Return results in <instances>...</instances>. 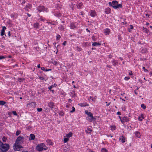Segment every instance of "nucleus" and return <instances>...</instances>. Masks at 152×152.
Returning a JSON list of instances; mask_svg holds the SVG:
<instances>
[{
	"label": "nucleus",
	"instance_id": "nucleus-1",
	"mask_svg": "<svg viewBox=\"0 0 152 152\" xmlns=\"http://www.w3.org/2000/svg\"><path fill=\"white\" fill-rule=\"evenodd\" d=\"M10 146L7 144H4L0 141V150L1 151L5 152L7 151L9 148Z\"/></svg>",
	"mask_w": 152,
	"mask_h": 152
},
{
	"label": "nucleus",
	"instance_id": "nucleus-2",
	"mask_svg": "<svg viewBox=\"0 0 152 152\" xmlns=\"http://www.w3.org/2000/svg\"><path fill=\"white\" fill-rule=\"evenodd\" d=\"M36 149L38 151H41L43 150H46L48 149V147L43 143L38 144L36 146Z\"/></svg>",
	"mask_w": 152,
	"mask_h": 152
},
{
	"label": "nucleus",
	"instance_id": "nucleus-3",
	"mask_svg": "<svg viewBox=\"0 0 152 152\" xmlns=\"http://www.w3.org/2000/svg\"><path fill=\"white\" fill-rule=\"evenodd\" d=\"M109 4L115 9L121 8L122 7V5L121 4H118V2L115 1H113L112 3L109 2Z\"/></svg>",
	"mask_w": 152,
	"mask_h": 152
},
{
	"label": "nucleus",
	"instance_id": "nucleus-4",
	"mask_svg": "<svg viewBox=\"0 0 152 152\" xmlns=\"http://www.w3.org/2000/svg\"><path fill=\"white\" fill-rule=\"evenodd\" d=\"M19 144H16L15 143L14 145V149L15 151H19L20 148H22L23 147L22 146L20 145Z\"/></svg>",
	"mask_w": 152,
	"mask_h": 152
},
{
	"label": "nucleus",
	"instance_id": "nucleus-5",
	"mask_svg": "<svg viewBox=\"0 0 152 152\" xmlns=\"http://www.w3.org/2000/svg\"><path fill=\"white\" fill-rule=\"evenodd\" d=\"M23 139V137L20 136L18 137L15 143L16 144H21L22 142V140Z\"/></svg>",
	"mask_w": 152,
	"mask_h": 152
},
{
	"label": "nucleus",
	"instance_id": "nucleus-6",
	"mask_svg": "<svg viewBox=\"0 0 152 152\" xmlns=\"http://www.w3.org/2000/svg\"><path fill=\"white\" fill-rule=\"evenodd\" d=\"M119 117L122 123L123 124L125 122H127L129 121V118L126 117H123L122 119H121V117L120 116H119Z\"/></svg>",
	"mask_w": 152,
	"mask_h": 152
},
{
	"label": "nucleus",
	"instance_id": "nucleus-7",
	"mask_svg": "<svg viewBox=\"0 0 152 152\" xmlns=\"http://www.w3.org/2000/svg\"><path fill=\"white\" fill-rule=\"evenodd\" d=\"M87 119L89 122L95 121L96 120V118L93 117V115L90 117H87Z\"/></svg>",
	"mask_w": 152,
	"mask_h": 152
},
{
	"label": "nucleus",
	"instance_id": "nucleus-8",
	"mask_svg": "<svg viewBox=\"0 0 152 152\" xmlns=\"http://www.w3.org/2000/svg\"><path fill=\"white\" fill-rule=\"evenodd\" d=\"M78 105L81 107L88 106H89V104L86 102H83V103H80Z\"/></svg>",
	"mask_w": 152,
	"mask_h": 152
},
{
	"label": "nucleus",
	"instance_id": "nucleus-9",
	"mask_svg": "<svg viewBox=\"0 0 152 152\" xmlns=\"http://www.w3.org/2000/svg\"><path fill=\"white\" fill-rule=\"evenodd\" d=\"M38 10L40 12L44 11L45 10L44 7L43 6H39L38 7Z\"/></svg>",
	"mask_w": 152,
	"mask_h": 152
},
{
	"label": "nucleus",
	"instance_id": "nucleus-10",
	"mask_svg": "<svg viewBox=\"0 0 152 152\" xmlns=\"http://www.w3.org/2000/svg\"><path fill=\"white\" fill-rule=\"evenodd\" d=\"M31 5L28 4L26 5V7L25 8V9L26 10L28 11V9H31Z\"/></svg>",
	"mask_w": 152,
	"mask_h": 152
},
{
	"label": "nucleus",
	"instance_id": "nucleus-11",
	"mask_svg": "<svg viewBox=\"0 0 152 152\" xmlns=\"http://www.w3.org/2000/svg\"><path fill=\"white\" fill-rule=\"evenodd\" d=\"M96 15V12L94 10H91L90 15L92 17H94Z\"/></svg>",
	"mask_w": 152,
	"mask_h": 152
},
{
	"label": "nucleus",
	"instance_id": "nucleus-12",
	"mask_svg": "<svg viewBox=\"0 0 152 152\" xmlns=\"http://www.w3.org/2000/svg\"><path fill=\"white\" fill-rule=\"evenodd\" d=\"M6 28L5 26H3L1 30V35L3 36L4 34L5 30L6 29Z\"/></svg>",
	"mask_w": 152,
	"mask_h": 152
},
{
	"label": "nucleus",
	"instance_id": "nucleus-13",
	"mask_svg": "<svg viewBox=\"0 0 152 152\" xmlns=\"http://www.w3.org/2000/svg\"><path fill=\"white\" fill-rule=\"evenodd\" d=\"M85 113L88 115L89 117H90L93 115V114L90 112L88 111V110H86L85 111Z\"/></svg>",
	"mask_w": 152,
	"mask_h": 152
},
{
	"label": "nucleus",
	"instance_id": "nucleus-14",
	"mask_svg": "<svg viewBox=\"0 0 152 152\" xmlns=\"http://www.w3.org/2000/svg\"><path fill=\"white\" fill-rule=\"evenodd\" d=\"M134 134L135 135V136L138 137V138H140L141 136V135L140 132L138 131H136L135 132Z\"/></svg>",
	"mask_w": 152,
	"mask_h": 152
},
{
	"label": "nucleus",
	"instance_id": "nucleus-15",
	"mask_svg": "<svg viewBox=\"0 0 152 152\" xmlns=\"http://www.w3.org/2000/svg\"><path fill=\"white\" fill-rule=\"evenodd\" d=\"M125 137L124 136H122L120 138L119 140L122 143H124L125 141Z\"/></svg>",
	"mask_w": 152,
	"mask_h": 152
},
{
	"label": "nucleus",
	"instance_id": "nucleus-16",
	"mask_svg": "<svg viewBox=\"0 0 152 152\" xmlns=\"http://www.w3.org/2000/svg\"><path fill=\"white\" fill-rule=\"evenodd\" d=\"M110 32V30L108 28L105 29L104 33L106 35L109 34Z\"/></svg>",
	"mask_w": 152,
	"mask_h": 152
},
{
	"label": "nucleus",
	"instance_id": "nucleus-17",
	"mask_svg": "<svg viewBox=\"0 0 152 152\" xmlns=\"http://www.w3.org/2000/svg\"><path fill=\"white\" fill-rule=\"evenodd\" d=\"M111 10L109 8H107L105 10V12L107 14H109Z\"/></svg>",
	"mask_w": 152,
	"mask_h": 152
},
{
	"label": "nucleus",
	"instance_id": "nucleus-18",
	"mask_svg": "<svg viewBox=\"0 0 152 152\" xmlns=\"http://www.w3.org/2000/svg\"><path fill=\"white\" fill-rule=\"evenodd\" d=\"M72 132H69L68 134H66V137L67 138L71 137L72 135Z\"/></svg>",
	"mask_w": 152,
	"mask_h": 152
},
{
	"label": "nucleus",
	"instance_id": "nucleus-19",
	"mask_svg": "<svg viewBox=\"0 0 152 152\" xmlns=\"http://www.w3.org/2000/svg\"><path fill=\"white\" fill-rule=\"evenodd\" d=\"M48 106L49 107L53 108L54 106V103L52 102H50L48 103Z\"/></svg>",
	"mask_w": 152,
	"mask_h": 152
},
{
	"label": "nucleus",
	"instance_id": "nucleus-20",
	"mask_svg": "<svg viewBox=\"0 0 152 152\" xmlns=\"http://www.w3.org/2000/svg\"><path fill=\"white\" fill-rule=\"evenodd\" d=\"M35 136L34 134H31L30 135V137L29 138V140H34L35 138Z\"/></svg>",
	"mask_w": 152,
	"mask_h": 152
},
{
	"label": "nucleus",
	"instance_id": "nucleus-21",
	"mask_svg": "<svg viewBox=\"0 0 152 152\" xmlns=\"http://www.w3.org/2000/svg\"><path fill=\"white\" fill-rule=\"evenodd\" d=\"M46 142L49 145H53V143L50 140H48L46 141Z\"/></svg>",
	"mask_w": 152,
	"mask_h": 152
},
{
	"label": "nucleus",
	"instance_id": "nucleus-22",
	"mask_svg": "<svg viewBox=\"0 0 152 152\" xmlns=\"http://www.w3.org/2000/svg\"><path fill=\"white\" fill-rule=\"evenodd\" d=\"M39 26V23H36L34 25V27L36 28H38Z\"/></svg>",
	"mask_w": 152,
	"mask_h": 152
},
{
	"label": "nucleus",
	"instance_id": "nucleus-23",
	"mask_svg": "<svg viewBox=\"0 0 152 152\" xmlns=\"http://www.w3.org/2000/svg\"><path fill=\"white\" fill-rule=\"evenodd\" d=\"M70 27L72 29H74L76 28V26L75 25L74 23H71L70 25Z\"/></svg>",
	"mask_w": 152,
	"mask_h": 152
},
{
	"label": "nucleus",
	"instance_id": "nucleus-24",
	"mask_svg": "<svg viewBox=\"0 0 152 152\" xmlns=\"http://www.w3.org/2000/svg\"><path fill=\"white\" fill-rule=\"evenodd\" d=\"M101 44L100 43L97 42H94L92 44V45L93 46H96L97 45H100Z\"/></svg>",
	"mask_w": 152,
	"mask_h": 152
},
{
	"label": "nucleus",
	"instance_id": "nucleus-25",
	"mask_svg": "<svg viewBox=\"0 0 152 152\" xmlns=\"http://www.w3.org/2000/svg\"><path fill=\"white\" fill-rule=\"evenodd\" d=\"M91 131L92 130L89 128H87V130H86V132L87 133L89 134L91 133Z\"/></svg>",
	"mask_w": 152,
	"mask_h": 152
},
{
	"label": "nucleus",
	"instance_id": "nucleus-26",
	"mask_svg": "<svg viewBox=\"0 0 152 152\" xmlns=\"http://www.w3.org/2000/svg\"><path fill=\"white\" fill-rule=\"evenodd\" d=\"M144 117H143V115L142 114L140 116H139L138 118V119L139 121H141L142 120L144 119Z\"/></svg>",
	"mask_w": 152,
	"mask_h": 152
},
{
	"label": "nucleus",
	"instance_id": "nucleus-27",
	"mask_svg": "<svg viewBox=\"0 0 152 152\" xmlns=\"http://www.w3.org/2000/svg\"><path fill=\"white\" fill-rule=\"evenodd\" d=\"M2 140L4 142H6L7 140V139L5 136H3L2 137Z\"/></svg>",
	"mask_w": 152,
	"mask_h": 152
},
{
	"label": "nucleus",
	"instance_id": "nucleus-28",
	"mask_svg": "<svg viewBox=\"0 0 152 152\" xmlns=\"http://www.w3.org/2000/svg\"><path fill=\"white\" fill-rule=\"evenodd\" d=\"M82 6V4L81 3H78L77 5V7L78 9L81 8Z\"/></svg>",
	"mask_w": 152,
	"mask_h": 152
},
{
	"label": "nucleus",
	"instance_id": "nucleus-29",
	"mask_svg": "<svg viewBox=\"0 0 152 152\" xmlns=\"http://www.w3.org/2000/svg\"><path fill=\"white\" fill-rule=\"evenodd\" d=\"M143 31L147 33H148L149 32V30L147 28L144 27H143Z\"/></svg>",
	"mask_w": 152,
	"mask_h": 152
},
{
	"label": "nucleus",
	"instance_id": "nucleus-30",
	"mask_svg": "<svg viewBox=\"0 0 152 152\" xmlns=\"http://www.w3.org/2000/svg\"><path fill=\"white\" fill-rule=\"evenodd\" d=\"M65 28V26L64 25L60 26L59 27V29L61 30H62L64 29Z\"/></svg>",
	"mask_w": 152,
	"mask_h": 152
},
{
	"label": "nucleus",
	"instance_id": "nucleus-31",
	"mask_svg": "<svg viewBox=\"0 0 152 152\" xmlns=\"http://www.w3.org/2000/svg\"><path fill=\"white\" fill-rule=\"evenodd\" d=\"M71 96L72 97H75V96L76 95L75 94L74 91H72L71 92Z\"/></svg>",
	"mask_w": 152,
	"mask_h": 152
},
{
	"label": "nucleus",
	"instance_id": "nucleus-32",
	"mask_svg": "<svg viewBox=\"0 0 152 152\" xmlns=\"http://www.w3.org/2000/svg\"><path fill=\"white\" fill-rule=\"evenodd\" d=\"M64 137V143L67 142L69 140V139L67 137Z\"/></svg>",
	"mask_w": 152,
	"mask_h": 152
},
{
	"label": "nucleus",
	"instance_id": "nucleus-33",
	"mask_svg": "<svg viewBox=\"0 0 152 152\" xmlns=\"http://www.w3.org/2000/svg\"><path fill=\"white\" fill-rule=\"evenodd\" d=\"M112 63L113 64V65L114 66H115L116 64H118V62L116 61L115 60H113L112 61Z\"/></svg>",
	"mask_w": 152,
	"mask_h": 152
},
{
	"label": "nucleus",
	"instance_id": "nucleus-34",
	"mask_svg": "<svg viewBox=\"0 0 152 152\" xmlns=\"http://www.w3.org/2000/svg\"><path fill=\"white\" fill-rule=\"evenodd\" d=\"M141 107L144 110L146 108L145 105L143 104H141Z\"/></svg>",
	"mask_w": 152,
	"mask_h": 152
},
{
	"label": "nucleus",
	"instance_id": "nucleus-35",
	"mask_svg": "<svg viewBox=\"0 0 152 152\" xmlns=\"http://www.w3.org/2000/svg\"><path fill=\"white\" fill-rule=\"evenodd\" d=\"M6 103V102H5L2 101H0V105H4Z\"/></svg>",
	"mask_w": 152,
	"mask_h": 152
},
{
	"label": "nucleus",
	"instance_id": "nucleus-36",
	"mask_svg": "<svg viewBox=\"0 0 152 152\" xmlns=\"http://www.w3.org/2000/svg\"><path fill=\"white\" fill-rule=\"evenodd\" d=\"M64 151L65 152H68L69 151V149L68 148L65 147V148L64 149Z\"/></svg>",
	"mask_w": 152,
	"mask_h": 152
},
{
	"label": "nucleus",
	"instance_id": "nucleus-37",
	"mask_svg": "<svg viewBox=\"0 0 152 152\" xmlns=\"http://www.w3.org/2000/svg\"><path fill=\"white\" fill-rule=\"evenodd\" d=\"M52 63L55 65H57L58 64V62L56 61H52Z\"/></svg>",
	"mask_w": 152,
	"mask_h": 152
},
{
	"label": "nucleus",
	"instance_id": "nucleus-38",
	"mask_svg": "<svg viewBox=\"0 0 152 152\" xmlns=\"http://www.w3.org/2000/svg\"><path fill=\"white\" fill-rule=\"evenodd\" d=\"M102 152H107V151L105 148H103L101 150Z\"/></svg>",
	"mask_w": 152,
	"mask_h": 152
},
{
	"label": "nucleus",
	"instance_id": "nucleus-39",
	"mask_svg": "<svg viewBox=\"0 0 152 152\" xmlns=\"http://www.w3.org/2000/svg\"><path fill=\"white\" fill-rule=\"evenodd\" d=\"M24 80V79L22 78H18V81L20 82H21L23 81Z\"/></svg>",
	"mask_w": 152,
	"mask_h": 152
},
{
	"label": "nucleus",
	"instance_id": "nucleus-40",
	"mask_svg": "<svg viewBox=\"0 0 152 152\" xmlns=\"http://www.w3.org/2000/svg\"><path fill=\"white\" fill-rule=\"evenodd\" d=\"M130 28L129 29V32H131V30L133 29V27L132 25H130Z\"/></svg>",
	"mask_w": 152,
	"mask_h": 152
},
{
	"label": "nucleus",
	"instance_id": "nucleus-41",
	"mask_svg": "<svg viewBox=\"0 0 152 152\" xmlns=\"http://www.w3.org/2000/svg\"><path fill=\"white\" fill-rule=\"evenodd\" d=\"M20 132H21V131H20L18 130V131H17V132L16 133V136H18L20 134Z\"/></svg>",
	"mask_w": 152,
	"mask_h": 152
},
{
	"label": "nucleus",
	"instance_id": "nucleus-42",
	"mask_svg": "<svg viewBox=\"0 0 152 152\" xmlns=\"http://www.w3.org/2000/svg\"><path fill=\"white\" fill-rule=\"evenodd\" d=\"M72 110L70 111V113H73V112H74L75 111V108L74 107H72Z\"/></svg>",
	"mask_w": 152,
	"mask_h": 152
},
{
	"label": "nucleus",
	"instance_id": "nucleus-43",
	"mask_svg": "<svg viewBox=\"0 0 152 152\" xmlns=\"http://www.w3.org/2000/svg\"><path fill=\"white\" fill-rule=\"evenodd\" d=\"M110 127L112 130H114L115 129V126H111Z\"/></svg>",
	"mask_w": 152,
	"mask_h": 152
},
{
	"label": "nucleus",
	"instance_id": "nucleus-44",
	"mask_svg": "<svg viewBox=\"0 0 152 152\" xmlns=\"http://www.w3.org/2000/svg\"><path fill=\"white\" fill-rule=\"evenodd\" d=\"M56 86V85L55 84H54V85H52V86H50L49 88H48L50 89V90L53 87H54Z\"/></svg>",
	"mask_w": 152,
	"mask_h": 152
},
{
	"label": "nucleus",
	"instance_id": "nucleus-45",
	"mask_svg": "<svg viewBox=\"0 0 152 152\" xmlns=\"http://www.w3.org/2000/svg\"><path fill=\"white\" fill-rule=\"evenodd\" d=\"M60 38V36L59 35H57L56 36V39L58 40Z\"/></svg>",
	"mask_w": 152,
	"mask_h": 152
},
{
	"label": "nucleus",
	"instance_id": "nucleus-46",
	"mask_svg": "<svg viewBox=\"0 0 152 152\" xmlns=\"http://www.w3.org/2000/svg\"><path fill=\"white\" fill-rule=\"evenodd\" d=\"M89 100V99H91L92 101H93L94 102H95V100L94 99L93 97L90 96L89 97L88 99Z\"/></svg>",
	"mask_w": 152,
	"mask_h": 152
},
{
	"label": "nucleus",
	"instance_id": "nucleus-47",
	"mask_svg": "<svg viewBox=\"0 0 152 152\" xmlns=\"http://www.w3.org/2000/svg\"><path fill=\"white\" fill-rule=\"evenodd\" d=\"M130 79V77H126L124 78V79L125 80H128Z\"/></svg>",
	"mask_w": 152,
	"mask_h": 152
},
{
	"label": "nucleus",
	"instance_id": "nucleus-48",
	"mask_svg": "<svg viewBox=\"0 0 152 152\" xmlns=\"http://www.w3.org/2000/svg\"><path fill=\"white\" fill-rule=\"evenodd\" d=\"M77 49L78 51H80L81 50V48L80 47H77Z\"/></svg>",
	"mask_w": 152,
	"mask_h": 152
},
{
	"label": "nucleus",
	"instance_id": "nucleus-49",
	"mask_svg": "<svg viewBox=\"0 0 152 152\" xmlns=\"http://www.w3.org/2000/svg\"><path fill=\"white\" fill-rule=\"evenodd\" d=\"M42 109L41 108H38L37 109V110L38 112H40L42 110Z\"/></svg>",
	"mask_w": 152,
	"mask_h": 152
},
{
	"label": "nucleus",
	"instance_id": "nucleus-50",
	"mask_svg": "<svg viewBox=\"0 0 152 152\" xmlns=\"http://www.w3.org/2000/svg\"><path fill=\"white\" fill-rule=\"evenodd\" d=\"M142 69H143V70H144V71L145 72H148V70L147 69H146L145 68V67H142Z\"/></svg>",
	"mask_w": 152,
	"mask_h": 152
},
{
	"label": "nucleus",
	"instance_id": "nucleus-51",
	"mask_svg": "<svg viewBox=\"0 0 152 152\" xmlns=\"http://www.w3.org/2000/svg\"><path fill=\"white\" fill-rule=\"evenodd\" d=\"M12 112L14 115H17V113L15 111H13Z\"/></svg>",
	"mask_w": 152,
	"mask_h": 152
},
{
	"label": "nucleus",
	"instance_id": "nucleus-52",
	"mask_svg": "<svg viewBox=\"0 0 152 152\" xmlns=\"http://www.w3.org/2000/svg\"><path fill=\"white\" fill-rule=\"evenodd\" d=\"M5 58V57L3 56H0V59H4Z\"/></svg>",
	"mask_w": 152,
	"mask_h": 152
},
{
	"label": "nucleus",
	"instance_id": "nucleus-53",
	"mask_svg": "<svg viewBox=\"0 0 152 152\" xmlns=\"http://www.w3.org/2000/svg\"><path fill=\"white\" fill-rule=\"evenodd\" d=\"M39 78L40 80H45V81H46V80H45L43 77H39Z\"/></svg>",
	"mask_w": 152,
	"mask_h": 152
},
{
	"label": "nucleus",
	"instance_id": "nucleus-54",
	"mask_svg": "<svg viewBox=\"0 0 152 152\" xmlns=\"http://www.w3.org/2000/svg\"><path fill=\"white\" fill-rule=\"evenodd\" d=\"M92 39L93 40V41H96V39H95V37L94 36H92Z\"/></svg>",
	"mask_w": 152,
	"mask_h": 152
},
{
	"label": "nucleus",
	"instance_id": "nucleus-55",
	"mask_svg": "<svg viewBox=\"0 0 152 152\" xmlns=\"http://www.w3.org/2000/svg\"><path fill=\"white\" fill-rule=\"evenodd\" d=\"M41 69L44 71H45V70H46L45 68L44 67H42L41 68Z\"/></svg>",
	"mask_w": 152,
	"mask_h": 152
},
{
	"label": "nucleus",
	"instance_id": "nucleus-56",
	"mask_svg": "<svg viewBox=\"0 0 152 152\" xmlns=\"http://www.w3.org/2000/svg\"><path fill=\"white\" fill-rule=\"evenodd\" d=\"M129 73L130 75H132V72L131 71H129Z\"/></svg>",
	"mask_w": 152,
	"mask_h": 152
},
{
	"label": "nucleus",
	"instance_id": "nucleus-57",
	"mask_svg": "<svg viewBox=\"0 0 152 152\" xmlns=\"http://www.w3.org/2000/svg\"><path fill=\"white\" fill-rule=\"evenodd\" d=\"M66 41H64V42L63 43V45H65L66 44Z\"/></svg>",
	"mask_w": 152,
	"mask_h": 152
},
{
	"label": "nucleus",
	"instance_id": "nucleus-58",
	"mask_svg": "<svg viewBox=\"0 0 152 152\" xmlns=\"http://www.w3.org/2000/svg\"><path fill=\"white\" fill-rule=\"evenodd\" d=\"M40 20H42V21H45V19H42V18H40Z\"/></svg>",
	"mask_w": 152,
	"mask_h": 152
},
{
	"label": "nucleus",
	"instance_id": "nucleus-59",
	"mask_svg": "<svg viewBox=\"0 0 152 152\" xmlns=\"http://www.w3.org/2000/svg\"><path fill=\"white\" fill-rule=\"evenodd\" d=\"M10 31H9L8 33V35H9V36L10 37Z\"/></svg>",
	"mask_w": 152,
	"mask_h": 152
},
{
	"label": "nucleus",
	"instance_id": "nucleus-60",
	"mask_svg": "<svg viewBox=\"0 0 152 152\" xmlns=\"http://www.w3.org/2000/svg\"><path fill=\"white\" fill-rule=\"evenodd\" d=\"M117 114L118 115H121V112H118L117 113Z\"/></svg>",
	"mask_w": 152,
	"mask_h": 152
},
{
	"label": "nucleus",
	"instance_id": "nucleus-61",
	"mask_svg": "<svg viewBox=\"0 0 152 152\" xmlns=\"http://www.w3.org/2000/svg\"><path fill=\"white\" fill-rule=\"evenodd\" d=\"M146 17L147 18H148L149 17V15L148 14H146Z\"/></svg>",
	"mask_w": 152,
	"mask_h": 152
},
{
	"label": "nucleus",
	"instance_id": "nucleus-62",
	"mask_svg": "<svg viewBox=\"0 0 152 152\" xmlns=\"http://www.w3.org/2000/svg\"><path fill=\"white\" fill-rule=\"evenodd\" d=\"M50 70H51V69H46L45 70V71L47 72V71H50Z\"/></svg>",
	"mask_w": 152,
	"mask_h": 152
},
{
	"label": "nucleus",
	"instance_id": "nucleus-63",
	"mask_svg": "<svg viewBox=\"0 0 152 152\" xmlns=\"http://www.w3.org/2000/svg\"><path fill=\"white\" fill-rule=\"evenodd\" d=\"M37 67L38 68H40V65L39 64H38V65H37Z\"/></svg>",
	"mask_w": 152,
	"mask_h": 152
},
{
	"label": "nucleus",
	"instance_id": "nucleus-64",
	"mask_svg": "<svg viewBox=\"0 0 152 152\" xmlns=\"http://www.w3.org/2000/svg\"><path fill=\"white\" fill-rule=\"evenodd\" d=\"M86 30L87 31H88V32H90V31L88 30V28L86 29Z\"/></svg>",
	"mask_w": 152,
	"mask_h": 152
}]
</instances>
